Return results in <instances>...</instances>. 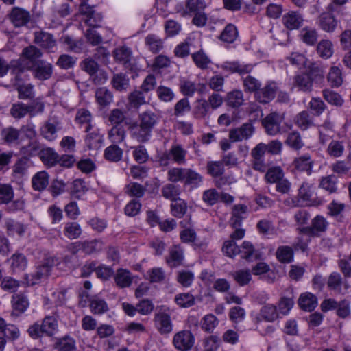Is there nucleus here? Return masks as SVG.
<instances>
[{
    "instance_id": "f257e3e1",
    "label": "nucleus",
    "mask_w": 351,
    "mask_h": 351,
    "mask_svg": "<svg viewBox=\"0 0 351 351\" xmlns=\"http://www.w3.org/2000/svg\"><path fill=\"white\" fill-rule=\"evenodd\" d=\"M58 330V320L54 316H45L41 323L35 322L27 329L29 335L34 339H38L43 336L52 337Z\"/></svg>"
},
{
    "instance_id": "f03ea898",
    "label": "nucleus",
    "mask_w": 351,
    "mask_h": 351,
    "mask_svg": "<svg viewBox=\"0 0 351 351\" xmlns=\"http://www.w3.org/2000/svg\"><path fill=\"white\" fill-rule=\"evenodd\" d=\"M54 265V259L52 257L45 258L43 262L38 264L35 270L29 274L26 275L27 282L29 285L39 284L42 280L48 278L51 269Z\"/></svg>"
},
{
    "instance_id": "7ed1b4c3",
    "label": "nucleus",
    "mask_w": 351,
    "mask_h": 351,
    "mask_svg": "<svg viewBox=\"0 0 351 351\" xmlns=\"http://www.w3.org/2000/svg\"><path fill=\"white\" fill-rule=\"evenodd\" d=\"M329 223L322 215H316L311 222L310 226L298 228L300 233L311 237H319L328 230Z\"/></svg>"
},
{
    "instance_id": "20e7f679",
    "label": "nucleus",
    "mask_w": 351,
    "mask_h": 351,
    "mask_svg": "<svg viewBox=\"0 0 351 351\" xmlns=\"http://www.w3.org/2000/svg\"><path fill=\"white\" fill-rule=\"evenodd\" d=\"M154 322L156 328L161 334L171 332L173 324L169 308L164 305L158 306L154 315Z\"/></svg>"
},
{
    "instance_id": "39448f33",
    "label": "nucleus",
    "mask_w": 351,
    "mask_h": 351,
    "mask_svg": "<svg viewBox=\"0 0 351 351\" xmlns=\"http://www.w3.org/2000/svg\"><path fill=\"white\" fill-rule=\"evenodd\" d=\"M281 121L282 119L280 114L274 112L267 114L263 118L261 123L267 134L276 136L285 132L280 126Z\"/></svg>"
},
{
    "instance_id": "423d86ee",
    "label": "nucleus",
    "mask_w": 351,
    "mask_h": 351,
    "mask_svg": "<svg viewBox=\"0 0 351 351\" xmlns=\"http://www.w3.org/2000/svg\"><path fill=\"white\" fill-rule=\"evenodd\" d=\"M278 92V86L275 82L270 81L261 88L254 95L256 101L262 104H267L271 101Z\"/></svg>"
},
{
    "instance_id": "0eeeda50",
    "label": "nucleus",
    "mask_w": 351,
    "mask_h": 351,
    "mask_svg": "<svg viewBox=\"0 0 351 351\" xmlns=\"http://www.w3.org/2000/svg\"><path fill=\"white\" fill-rule=\"evenodd\" d=\"M187 151L184 149L181 145H173L169 150L163 154L161 158V163L164 165H167L165 160H172L178 165H184L186 162V156Z\"/></svg>"
},
{
    "instance_id": "6e6552de",
    "label": "nucleus",
    "mask_w": 351,
    "mask_h": 351,
    "mask_svg": "<svg viewBox=\"0 0 351 351\" xmlns=\"http://www.w3.org/2000/svg\"><path fill=\"white\" fill-rule=\"evenodd\" d=\"M8 16L12 24L16 28L26 26L31 19L29 12L19 7L12 8L8 14Z\"/></svg>"
},
{
    "instance_id": "1a4fd4ad",
    "label": "nucleus",
    "mask_w": 351,
    "mask_h": 351,
    "mask_svg": "<svg viewBox=\"0 0 351 351\" xmlns=\"http://www.w3.org/2000/svg\"><path fill=\"white\" fill-rule=\"evenodd\" d=\"M79 11L81 14L85 16L86 19L85 23L90 27H99L103 16L101 13L97 12L93 7L89 5L85 2H82L80 5Z\"/></svg>"
},
{
    "instance_id": "9d476101",
    "label": "nucleus",
    "mask_w": 351,
    "mask_h": 351,
    "mask_svg": "<svg viewBox=\"0 0 351 351\" xmlns=\"http://www.w3.org/2000/svg\"><path fill=\"white\" fill-rule=\"evenodd\" d=\"M195 337L189 330H182L176 333L173 343L176 349L181 351L189 350L193 346Z\"/></svg>"
},
{
    "instance_id": "9b49d317",
    "label": "nucleus",
    "mask_w": 351,
    "mask_h": 351,
    "mask_svg": "<svg viewBox=\"0 0 351 351\" xmlns=\"http://www.w3.org/2000/svg\"><path fill=\"white\" fill-rule=\"evenodd\" d=\"M254 127L251 123H245L241 127L229 131V139L231 142H239L249 139L254 132Z\"/></svg>"
},
{
    "instance_id": "f8f14e48",
    "label": "nucleus",
    "mask_w": 351,
    "mask_h": 351,
    "mask_svg": "<svg viewBox=\"0 0 351 351\" xmlns=\"http://www.w3.org/2000/svg\"><path fill=\"white\" fill-rule=\"evenodd\" d=\"M34 43L49 52H53V48L56 47V40L53 36L43 31L34 32Z\"/></svg>"
},
{
    "instance_id": "ddd939ff",
    "label": "nucleus",
    "mask_w": 351,
    "mask_h": 351,
    "mask_svg": "<svg viewBox=\"0 0 351 351\" xmlns=\"http://www.w3.org/2000/svg\"><path fill=\"white\" fill-rule=\"evenodd\" d=\"M327 286L329 290L333 291L337 293H342V287H343L345 291H347L350 288V285L347 280H343L341 275L337 272H332L327 280Z\"/></svg>"
},
{
    "instance_id": "4468645a",
    "label": "nucleus",
    "mask_w": 351,
    "mask_h": 351,
    "mask_svg": "<svg viewBox=\"0 0 351 351\" xmlns=\"http://www.w3.org/2000/svg\"><path fill=\"white\" fill-rule=\"evenodd\" d=\"M317 23L319 28L324 32L332 33L337 27L338 21L332 14L324 12L319 16Z\"/></svg>"
},
{
    "instance_id": "2eb2a0df",
    "label": "nucleus",
    "mask_w": 351,
    "mask_h": 351,
    "mask_svg": "<svg viewBox=\"0 0 351 351\" xmlns=\"http://www.w3.org/2000/svg\"><path fill=\"white\" fill-rule=\"evenodd\" d=\"M131 137L137 142L143 143L149 141L152 132L141 123H134L129 127Z\"/></svg>"
},
{
    "instance_id": "dca6fc26",
    "label": "nucleus",
    "mask_w": 351,
    "mask_h": 351,
    "mask_svg": "<svg viewBox=\"0 0 351 351\" xmlns=\"http://www.w3.org/2000/svg\"><path fill=\"white\" fill-rule=\"evenodd\" d=\"M282 23L289 30L298 29L302 27L304 19L300 13L296 11H289L282 19Z\"/></svg>"
},
{
    "instance_id": "f3484780",
    "label": "nucleus",
    "mask_w": 351,
    "mask_h": 351,
    "mask_svg": "<svg viewBox=\"0 0 351 351\" xmlns=\"http://www.w3.org/2000/svg\"><path fill=\"white\" fill-rule=\"evenodd\" d=\"M59 121L53 119H49L40 128L41 136L49 141L56 139L57 132L60 130Z\"/></svg>"
},
{
    "instance_id": "a211bd4d",
    "label": "nucleus",
    "mask_w": 351,
    "mask_h": 351,
    "mask_svg": "<svg viewBox=\"0 0 351 351\" xmlns=\"http://www.w3.org/2000/svg\"><path fill=\"white\" fill-rule=\"evenodd\" d=\"M41 51L34 45H29L23 49L21 59L27 61L28 68L32 69L33 66L38 63L39 58L42 56Z\"/></svg>"
},
{
    "instance_id": "6ab92c4d",
    "label": "nucleus",
    "mask_w": 351,
    "mask_h": 351,
    "mask_svg": "<svg viewBox=\"0 0 351 351\" xmlns=\"http://www.w3.org/2000/svg\"><path fill=\"white\" fill-rule=\"evenodd\" d=\"M160 119V116L156 112L147 110L141 112L138 116L139 123L148 128L152 132L158 125Z\"/></svg>"
},
{
    "instance_id": "aec40b11",
    "label": "nucleus",
    "mask_w": 351,
    "mask_h": 351,
    "mask_svg": "<svg viewBox=\"0 0 351 351\" xmlns=\"http://www.w3.org/2000/svg\"><path fill=\"white\" fill-rule=\"evenodd\" d=\"M293 86L300 91L310 93L313 90V83L311 80V77L305 71L294 76Z\"/></svg>"
},
{
    "instance_id": "412c9836",
    "label": "nucleus",
    "mask_w": 351,
    "mask_h": 351,
    "mask_svg": "<svg viewBox=\"0 0 351 351\" xmlns=\"http://www.w3.org/2000/svg\"><path fill=\"white\" fill-rule=\"evenodd\" d=\"M184 258L183 249L179 245H173L169 249L166 262L170 267H177L182 264Z\"/></svg>"
},
{
    "instance_id": "4be33fe9",
    "label": "nucleus",
    "mask_w": 351,
    "mask_h": 351,
    "mask_svg": "<svg viewBox=\"0 0 351 351\" xmlns=\"http://www.w3.org/2000/svg\"><path fill=\"white\" fill-rule=\"evenodd\" d=\"M306 73L311 77V80L315 84L323 82L325 75V69L323 65L317 62L311 63Z\"/></svg>"
},
{
    "instance_id": "5701e85b",
    "label": "nucleus",
    "mask_w": 351,
    "mask_h": 351,
    "mask_svg": "<svg viewBox=\"0 0 351 351\" xmlns=\"http://www.w3.org/2000/svg\"><path fill=\"white\" fill-rule=\"evenodd\" d=\"M32 68H34V77L40 80H48L52 75V64L44 60L39 61L38 63L33 66Z\"/></svg>"
},
{
    "instance_id": "b1692460",
    "label": "nucleus",
    "mask_w": 351,
    "mask_h": 351,
    "mask_svg": "<svg viewBox=\"0 0 351 351\" xmlns=\"http://www.w3.org/2000/svg\"><path fill=\"white\" fill-rule=\"evenodd\" d=\"M222 69L231 73H237L240 75L250 73L254 66L252 64H241L239 62H225L222 64Z\"/></svg>"
},
{
    "instance_id": "393cba45",
    "label": "nucleus",
    "mask_w": 351,
    "mask_h": 351,
    "mask_svg": "<svg viewBox=\"0 0 351 351\" xmlns=\"http://www.w3.org/2000/svg\"><path fill=\"white\" fill-rule=\"evenodd\" d=\"M59 154L51 147L43 148L39 156L43 163L47 167H53L58 163Z\"/></svg>"
},
{
    "instance_id": "a878e982",
    "label": "nucleus",
    "mask_w": 351,
    "mask_h": 351,
    "mask_svg": "<svg viewBox=\"0 0 351 351\" xmlns=\"http://www.w3.org/2000/svg\"><path fill=\"white\" fill-rule=\"evenodd\" d=\"M298 304L302 310L310 312L317 306V298L314 294L306 292L300 295Z\"/></svg>"
},
{
    "instance_id": "bb28decb",
    "label": "nucleus",
    "mask_w": 351,
    "mask_h": 351,
    "mask_svg": "<svg viewBox=\"0 0 351 351\" xmlns=\"http://www.w3.org/2000/svg\"><path fill=\"white\" fill-rule=\"evenodd\" d=\"M247 211V206L244 204L234 205L232 208L230 223L233 228H239L243 219L245 218Z\"/></svg>"
},
{
    "instance_id": "cd10ccee",
    "label": "nucleus",
    "mask_w": 351,
    "mask_h": 351,
    "mask_svg": "<svg viewBox=\"0 0 351 351\" xmlns=\"http://www.w3.org/2000/svg\"><path fill=\"white\" fill-rule=\"evenodd\" d=\"M239 254L242 258L251 261L252 258L255 259L261 258V253L256 250L254 246L250 241H245L239 247Z\"/></svg>"
},
{
    "instance_id": "c85d7f7f",
    "label": "nucleus",
    "mask_w": 351,
    "mask_h": 351,
    "mask_svg": "<svg viewBox=\"0 0 351 351\" xmlns=\"http://www.w3.org/2000/svg\"><path fill=\"white\" fill-rule=\"evenodd\" d=\"M114 282L119 288L129 287L132 282V276L128 269L120 268L114 276Z\"/></svg>"
},
{
    "instance_id": "c756f323",
    "label": "nucleus",
    "mask_w": 351,
    "mask_h": 351,
    "mask_svg": "<svg viewBox=\"0 0 351 351\" xmlns=\"http://www.w3.org/2000/svg\"><path fill=\"white\" fill-rule=\"evenodd\" d=\"M203 176L191 168H186L184 175V184L191 188H197L203 182Z\"/></svg>"
},
{
    "instance_id": "7c9ffc66",
    "label": "nucleus",
    "mask_w": 351,
    "mask_h": 351,
    "mask_svg": "<svg viewBox=\"0 0 351 351\" xmlns=\"http://www.w3.org/2000/svg\"><path fill=\"white\" fill-rule=\"evenodd\" d=\"M313 161L309 154H304L296 158L293 161V165L296 169L300 171H306L308 175L312 172Z\"/></svg>"
},
{
    "instance_id": "2f4dec72",
    "label": "nucleus",
    "mask_w": 351,
    "mask_h": 351,
    "mask_svg": "<svg viewBox=\"0 0 351 351\" xmlns=\"http://www.w3.org/2000/svg\"><path fill=\"white\" fill-rule=\"evenodd\" d=\"M53 347L57 351H75L76 350L75 341L69 335L57 339Z\"/></svg>"
},
{
    "instance_id": "473e14b6",
    "label": "nucleus",
    "mask_w": 351,
    "mask_h": 351,
    "mask_svg": "<svg viewBox=\"0 0 351 351\" xmlns=\"http://www.w3.org/2000/svg\"><path fill=\"white\" fill-rule=\"evenodd\" d=\"M113 56L117 62L123 64L126 67L130 66L132 58V51L126 46H121L116 48L113 51Z\"/></svg>"
},
{
    "instance_id": "72a5a7b5",
    "label": "nucleus",
    "mask_w": 351,
    "mask_h": 351,
    "mask_svg": "<svg viewBox=\"0 0 351 351\" xmlns=\"http://www.w3.org/2000/svg\"><path fill=\"white\" fill-rule=\"evenodd\" d=\"M295 125L302 130L304 131L314 125L313 117L306 110L298 113L295 117Z\"/></svg>"
},
{
    "instance_id": "f704fd0d",
    "label": "nucleus",
    "mask_w": 351,
    "mask_h": 351,
    "mask_svg": "<svg viewBox=\"0 0 351 351\" xmlns=\"http://www.w3.org/2000/svg\"><path fill=\"white\" fill-rule=\"evenodd\" d=\"M210 109L207 100L205 99H197L193 108V114L197 119H205L210 114Z\"/></svg>"
},
{
    "instance_id": "c9c22d12",
    "label": "nucleus",
    "mask_w": 351,
    "mask_h": 351,
    "mask_svg": "<svg viewBox=\"0 0 351 351\" xmlns=\"http://www.w3.org/2000/svg\"><path fill=\"white\" fill-rule=\"evenodd\" d=\"M95 98L100 106L106 107L112 102L113 95L107 88L100 87L95 91Z\"/></svg>"
},
{
    "instance_id": "e433bc0d",
    "label": "nucleus",
    "mask_w": 351,
    "mask_h": 351,
    "mask_svg": "<svg viewBox=\"0 0 351 351\" xmlns=\"http://www.w3.org/2000/svg\"><path fill=\"white\" fill-rule=\"evenodd\" d=\"M278 261L281 263H290L293 261L294 252L291 246H279L276 252Z\"/></svg>"
},
{
    "instance_id": "4c0bfd02",
    "label": "nucleus",
    "mask_w": 351,
    "mask_h": 351,
    "mask_svg": "<svg viewBox=\"0 0 351 351\" xmlns=\"http://www.w3.org/2000/svg\"><path fill=\"white\" fill-rule=\"evenodd\" d=\"M85 143L89 149H98L103 143V136L98 130L90 131L85 138Z\"/></svg>"
},
{
    "instance_id": "58836bf2",
    "label": "nucleus",
    "mask_w": 351,
    "mask_h": 351,
    "mask_svg": "<svg viewBox=\"0 0 351 351\" xmlns=\"http://www.w3.org/2000/svg\"><path fill=\"white\" fill-rule=\"evenodd\" d=\"M300 36L304 43L309 46H313L317 42L318 33L315 29L306 27L300 31Z\"/></svg>"
},
{
    "instance_id": "ea45409f",
    "label": "nucleus",
    "mask_w": 351,
    "mask_h": 351,
    "mask_svg": "<svg viewBox=\"0 0 351 351\" xmlns=\"http://www.w3.org/2000/svg\"><path fill=\"white\" fill-rule=\"evenodd\" d=\"M5 228L6 229L7 234L9 236L17 234L21 237L25 231V228L23 223L12 219H8L5 220Z\"/></svg>"
},
{
    "instance_id": "a19ab883",
    "label": "nucleus",
    "mask_w": 351,
    "mask_h": 351,
    "mask_svg": "<svg viewBox=\"0 0 351 351\" xmlns=\"http://www.w3.org/2000/svg\"><path fill=\"white\" fill-rule=\"evenodd\" d=\"M32 183L34 190L38 191L44 190L49 184L48 173L45 171L38 172L32 178Z\"/></svg>"
},
{
    "instance_id": "79ce46f5",
    "label": "nucleus",
    "mask_w": 351,
    "mask_h": 351,
    "mask_svg": "<svg viewBox=\"0 0 351 351\" xmlns=\"http://www.w3.org/2000/svg\"><path fill=\"white\" fill-rule=\"evenodd\" d=\"M145 44L153 53H156L163 49V40L155 34H148L145 38Z\"/></svg>"
},
{
    "instance_id": "37998d69",
    "label": "nucleus",
    "mask_w": 351,
    "mask_h": 351,
    "mask_svg": "<svg viewBox=\"0 0 351 351\" xmlns=\"http://www.w3.org/2000/svg\"><path fill=\"white\" fill-rule=\"evenodd\" d=\"M162 196L165 199L174 201L179 199L181 193L180 186L173 183H169L164 185L161 189Z\"/></svg>"
},
{
    "instance_id": "c03bdc74",
    "label": "nucleus",
    "mask_w": 351,
    "mask_h": 351,
    "mask_svg": "<svg viewBox=\"0 0 351 351\" xmlns=\"http://www.w3.org/2000/svg\"><path fill=\"white\" fill-rule=\"evenodd\" d=\"M108 138L113 144L122 143L125 138V130L121 125H114L108 132Z\"/></svg>"
},
{
    "instance_id": "a18cd8bd",
    "label": "nucleus",
    "mask_w": 351,
    "mask_h": 351,
    "mask_svg": "<svg viewBox=\"0 0 351 351\" xmlns=\"http://www.w3.org/2000/svg\"><path fill=\"white\" fill-rule=\"evenodd\" d=\"M75 121L80 125H85L84 131L88 132L91 128L92 116L90 112L86 109L78 110L75 117Z\"/></svg>"
},
{
    "instance_id": "49530a36",
    "label": "nucleus",
    "mask_w": 351,
    "mask_h": 351,
    "mask_svg": "<svg viewBox=\"0 0 351 351\" xmlns=\"http://www.w3.org/2000/svg\"><path fill=\"white\" fill-rule=\"evenodd\" d=\"M231 276L236 282L241 287L245 286L252 280L251 271L246 269H239L232 272Z\"/></svg>"
},
{
    "instance_id": "de8ad7c7",
    "label": "nucleus",
    "mask_w": 351,
    "mask_h": 351,
    "mask_svg": "<svg viewBox=\"0 0 351 351\" xmlns=\"http://www.w3.org/2000/svg\"><path fill=\"white\" fill-rule=\"evenodd\" d=\"M243 102V93L241 90H234L228 93L226 103L228 106L237 108L241 106Z\"/></svg>"
},
{
    "instance_id": "09e8293b",
    "label": "nucleus",
    "mask_w": 351,
    "mask_h": 351,
    "mask_svg": "<svg viewBox=\"0 0 351 351\" xmlns=\"http://www.w3.org/2000/svg\"><path fill=\"white\" fill-rule=\"evenodd\" d=\"M328 81L332 87H339L343 83L341 69L337 66H332L328 74Z\"/></svg>"
},
{
    "instance_id": "8fccbe9b",
    "label": "nucleus",
    "mask_w": 351,
    "mask_h": 351,
    "mask_svg": "<svg viewBox=\"0 0 351 351\" xmlns=\"http://www.w3.org/2000/svg\"><path fill=\"white\" fill-rule=\"evenodd\" d=\"M123 156V150L116 144L106 147L104 151V157L110 162H119Z\"/></svg>"
},
{
    "instance_id": "3c124183",
    "label": "nucleus",
    "mask_w": 351,
    "mask_h": 351,
    "mask_svg": "<svg viewBox=\"0 0 351 351\" xmlns=\"http://www.w3.org/2000/svg\"><path fill=\"white\" fill-rule=\"evenodd\" d=\"M319 186L329 193H336L337 191V178L333 174L323 177L320 180Z\"/></svg>"
},
{
    "instance_id": "603ef678",
    "label": "nucleus",
    "mask_w": 351,
    "mask_h": 351,
    "mask_svg": "<svg viewBox=\"0 0 351 351\" xmlns=\"http://www.w3.org/2000/svg\"><path fill=\"white\" fill-rule=\"evenodd\" d=\"M259 315L267 322H272L275 321L278 317L276 306L273 304L263 306L260 311Z\"/></svg>"
},
{
    "instance_id": "864d4df0",
    "label": "nucleus",
    "mask_w": 351,
    "mask_h": 351,
    "mask_svg": "<svg viewBox=\"0 0 351 351\" xmlns=\"http://www.w3.org/2000/svg\"><path fill=\"white\" fill-rule=\"evenodd\" d=\"M43 149L41 145L37 141L32 140L27 145L23 146L20 152L22 154L28 156H35L37 155L40 156Z\"/></svg>"
},
{
    "instance_id": "5fc2aeb1",
    "label": "nucleus",
    "mask_w": 351,
    "mask_h": 351,
    "mask_svg": "<svg viewBox=\"0 0 351 351\" xmlns=\"http://www.w3.org/2000/svg\"><path fill=\"white\" fill-rule=\"evenodd\" d=\"M332 47V43L329 40H322L317 46V53L321 58L328 59L333 54Z\"/></svg>"
},
{
    "instance_id": "6e6d98bb",
    "label": "nucleus",
    "mask_w": 351,
    "mask_h": 351,
    "mask_svg": "<svg viewBox=\"0 0 351 351\" xmlns=\"http://www.w3.org/2000/svg\"><path fill=\"white\" fill-rule=\"evenodd\" d=\"M286 145L294 150H299L304 146V142L299 132L289 133L285 141Z\"/></svg>"
},
{
    "instance_id": "4d7b16f0",
    "label": "nucleus",
    "mask_w": 351,
    "mask_h": 351,
    "mask_svg": "<svg viewBox=\"0 0 351 351\" xmlns=\"http://www.w3.org/2000/svg\"><path fill=\"white\" fill-rule=\"evenodd\" d=\"M12 303L13 308L19 313L25 312L29 304L27 298L23 294L13 295Z\"/></svg>"
},
{
    "instance_id": "13d9d810",
    "label": "nucleus",
    "mask_w": 351,
    "mask_h": 351,
    "mask_svg": "<svg viewBox=\"0 0 351 351\" xmlns=\"http://www.w3.org/2000/svg\"><path fill=\"white\" fill-rule=\"evenodd\" d=\"M238 36L237 27L232 24H228L220 34L219 39L228 43H232Z\"/></svg>"
},
{
    "instance_id": "bf43d9fd",
    "label": "nucleus",
    "mask_w": 351,
    "mask_h": 351,
    "mask_svg": "<svg viewBox=\"0 0 351 351\" xmlns=\"http://www.w3.org/2000/svg\"><path fill=\"white\" fill-rule=\"evenodd\" d=\"M207 173L213 178H217L224 173L225 169L223 162L208 161L206 164Z\"/></svg>"
},
{
    "instance_id": "052dcab7",
    "label": "nucleus",
    "mask_w": 351,
    "mask_h": 351,
    "mask_svg": "<svg viewBox=\"0 0 351 351\" xmlns=\"http://www.w3.org/2000/svg\"><path fill=\"white\" fill-rule=\"evenodd\" d=\"M175 302L180 308H189L195 303V297L189 293H179L176 295Z\"/></svg>"
},
{
    "instance_id": "680f3d73",
    "label": "nucleus",
    "mask_w": 351,
    "mask_h": 351,
    "mask_svg": "<svg viewBox=\"0 0 351 351\" xmlns=\"http://www.w3.org/2000/svg\"><path fill=\"white\" fill-rule=\"evenodd\" d=\"M191 58L195 65L201 69H207L210 63V58L202 49L193 53Z\"/></svg>"
},
{
    "instance_id": "e2e57ef3",
    "label": "nucleus",
    "mask_w": 351,
    "mask_h": 351,
    "mask_svg": "<svg viewBox=\"0 0 351 351\" xmlns=\"http://www.w3.org/2000/svg\"><path fill=\"white\" fill-rule=\"evenodd\" d=\"M171 204V214L178 218L182 217L186 212L187 204L186 202L179 198L174 201Z\"/></svg>"
},
{
    "instance_id": "0e129e2a",
    "label": "nucleus",
    "mask_w": 351,
    "mask_h": 351,
    "mask_svg": "<svg viewBox=\"0 0 351 351\" xmlns=\"http://www.w3.org/2000/svg\"><path fill=\"white\" fill-rule=\"evenodd\" d=\"M14 197V190L9 184L0 183V204H9Z\"/></svg>"
},
{
    "instance_id": "69168bd1",
    "label": "nucleus",
    "mask_w": 351,
    "mask_h": 351,
    "mask_svg": "<svg viewBox=\"0 0 351 351\" xmlns=\"http://www.w3.org/2000/svg\"><path fill=\"white\" fill-rule=\"evenodd\" d=\"M282 177H284V172L280 167L269 168L265 175L266 182L270 184H276Z\"/></svg>"
},
{
    "instance_id": "338daca9",
    "label": "nucleus",
    "mask_w": 351,
    "mask_h": 351,
    "mask_svg": "<svg viewBox=\"0 0 351 351\" xmlns=\"http://www.w3.org/2000/svg\"><path fill=\"white\" fill-rule=\"evenodd\" d=\"M90 308L93 313L99 315L103 314L108 310L106 302L98 298H94L90 300Z\"/></svg>"
},
{
    "instance_id": "774afa93",
    "label": "nucleus",
    "mask_w": 351,
    "mask_h": 351,
    "mask_svg": "<svg viewBox=\"0 0 351 351\" xmlns=\"http://www.w3.org/2000/svg\"><path fill=\"white\" fill-rule=\"evenodd\" d=\"M330 169L339 176L348 175L351 169V166L346 160H337L331 164Z\"/></svg>"
}]
</instances>
